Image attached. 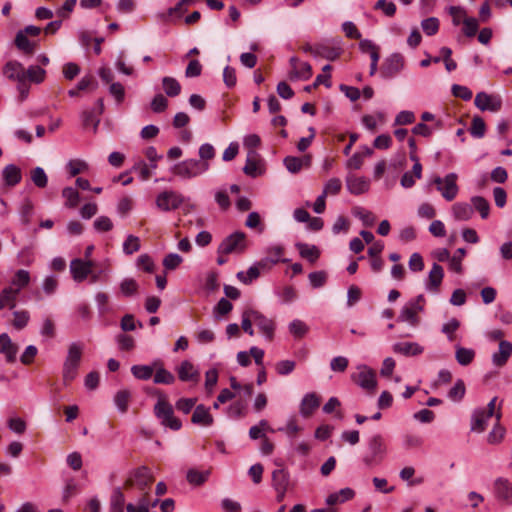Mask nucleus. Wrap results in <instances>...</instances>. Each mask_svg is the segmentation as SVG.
Segmentation results:
<instances>
[{"label": "nucleus", "instance_id": "27", "mask_svg": "<svg viewBox=\"0 0 512 512\" xmlns=\"http://www.w3.org/2000/svg\"><path fill=\"white\" fill-rule=\"evenodd\" d=\"M444 277V271L442 266L437 263H434L432 269L429 272L427 289L430 291L437 292L442 283Z\"/></svg>", "mask_w": 512, "mask_h": 512}, {"label": "nucleus", "instance_id": "30", "mask_svg": "<svg viewBox=\"0 0 512 512\" xmlns=\"http://www.w3.org/2000/svg\"><path fill=\"white\" fill-rule=\"evenodd\" d=\"M501 417H502L501 409L498 408V410L496 412V423H495L493 429L490 431V433L487 436V441L489 444H499L504 439L506 430L500 424Z\"/></svg>", "mask_w": 512, "mask_h": 512}, {"label": "nucleus", "instance_id": "64", "mask_svg": "<svg viewBox=\"0 0 512 512\" xmlns=\"http://www.w3.org/2000/svg\"><path fill=\"white\" fill-rule=\"evenodd\" d=\"M183 262V258L176 253H169L163 259V266L167 270L176 269Z\"/></svg>", "mask_w": 512, "mask_h": 512}, {"label": "nucleus", "instance_id": "55", "mask_svg": "<svg viewBox=\"0 0 512 512\" xmlns=\"http://www.w3.org/2000/svg\"><path fill=\"white\" fill-rule=\"evenodd\" d=\"M465 384L463 380L456 381L454 386L449 390L448 397L453 401H460L465 395Z\"/></svg>", "mask_w": 512, "mask_h": 512}, {"label": "nucleus", "instance_id": "24", "mask_svg": "<svg viewBox=\"0 0 512 512\" xmlns=\"http://www.w3.org/2000/svg\"><path fill=\"white\" fill-rule=\"evenodd\" d=\"M320 405L319 396L312 392L307 393L300 403V413L303 417L309 418Z\"/></svg>", "mask_w": 512, "mask_h": 512}, {"label": "nucleus", "instance_id": "45", "mask_svg": "<svg viewBox=\"0 0 512 512\" xmlns=\"http://www.w3.org/2000/svg\"><path fill=\"white\" fill-rule=\"evenodd\" d=\"M154 383L156 384H166L170 385L175 382V376L168 370L163 367H159L156 370L153 378Z\"/></svg>", "mask_w": 512, "mask_h": 512}, {"label": "nucleus", "instance_id": "4", "mask_svg": "<svg viewBox=\"0 0 512 512\" xmlns=\"http://www.w3.org/2000/svg\"><path fill=\"white\" fill-rule=\"evenodd\" d=\"M154 414L163 426L171 430L178 431L182 426L181 421L175 417L173 407L165 395L159 396L154 406Z\"/></svg>", "mask_w": 512, "mask_h": 512}, {"label": "nucleus", "instance_id": "41", "mask_svg": "<svg viewBox=\"0 0 512 512\" xmlns=\"http://www.w3.org/2000/svg\"><path fill=\"white\" fill-rule=\"evenodd\" d=\"M29 282L30 273L27 270L20 269L14 274L11 280V286L14 287V289H19L20 291L21 289L25 288Z\"/></svg>", "mask_w": 512, "mask_h": 512}, {"label": "nucleus", "instance_id": "26", "mask_svg": "<svg viewBox=\"0 0 512 512\" xmlns=\"http://www.w3.org/2000/svg\"><path fill=\"white\" fill-rule=\"evenodd\" d=\"M192 423L200 426H210L213 424V417L209 412V408L205 407L204 405L200 404L196 406L192 417H191Z\"/></svg>", "mask_w": 512, "mask_h": 512}, {"label": "nucleus", "instance_id": "58", "mask_svg": "<svg viewBox=\"0 0 512 512\" xmlns=\"http://www.w3.org/2000/svg\"><path fill=\"white\" fill-rule=\"evenodd\" d=\"M466 254V250L464 248H458L455 252V254L453 255V257L450 258L449 262H450V269L457 272V273H461L462 271V259L463 257L465 256Z\"/></svg>", "mask_w": 512, "mask_h": 512}, {"label": "nucleus", "instance_id": "60", "mask_svg": "<svg viewBox=\"0 0 512 512\" xmlns=\"http://www.w3.org/2000/svg\"><path fill=\"white\" fill-rule=\"evenodd\" d=\"M13 316H14L13 326L17 330H21L24 327H26V325L28 324L29 319H30L29 313L27 311H25V310L15 311L13 313Z\"/></svg>", "mask_w": 512, "mask_h": 512}, {"label": "nucleus", "instance_id": "18", "mask_svg": "<svg viewBox=\"0 0 512 512\" xmlns=\"http://www.w3.org/2000/svg\"><path fill=\"white\" fill-rule=\"evenodd\" d=\"M346 186L348 191L353 195H361L366 193L370 188V181L365 177L349 174L346 177Z\"/></svg>", "mask_w": 512, "mask_h": 512}, {"label": "nucleus", "instance_id": "61", "mask_svg": "<svg viewBox=\"0 0 512 512\" xmlns=\"http://www.w3.org/2000/svg\"><path fill=\"white\" fill-rule=\"evenodd\" d=\"M140 249V240L138 237L129 235L124 244H123V251L127 255H131L134 252H137Z\"/></svg>", "mask_w": 512, "mask_h": 512}, {"label": "nucleus", "instance_id": "17", "mask_svg": "<svg viewBox=\"0 0 512 512\" xmlns=\"http://www.w3.org/2000/svg\"><path fill=\"white\" fill-rule=\"evenodd\" d=\"M494 494L498 500L512 504V483L506 478H497L494 482Z\"/></svg>", "mask_w": 512, "mask_h": 512}, {"label": "nucleus", "instance_id": "47", "mask_svg": "<svg viewBox=\"0 0 512 512\" xmlns=\"http://www.w3.org/2000/svg\"><path fill=\"white\" fill-rule=\"evenodd\" d=\"M31 180L34 183V185L38 188H45L48 183V177L41 167H36L31 170Z\"/></svg>", "mask_w": 512, "mask_h": 512}, {"label": "nucleus", "instance_id": "40", "mask_svg": "<svg viewBox=\"0 0 512 512\" xmlns=\"http://www.w3.org/2000/svg\"><path fill=\"white\" fill-rule=\"evenodd\" d=\"M472 207L480 213L482 219H487L490 212L489 202L481 196L471 198Z\"/></svg>", "mask_w": 512, "mask_h": 512}, {"label": "nucleus", "instance_id": "53", "mask_svg": "<svg viewBox=\"0 0 512 512\" xmlns=\"http://www.w3.org/2000/svg\"><path fill=\"white\" fill-rule=\"evenodd\" d=\"M460 327V322L456 318L450 319L442 326V332L447 336L449 341H454L456 338L455 332Z\"/></svg>", "mask_w": 512, "mask_h": 512}, {"label": "nucleus", "instance_id": "23", "mask_svg": "<svg viewBox=\"0 0 512 512\" xmlns=\"http://www.w3.org/2000/svg\"><path fill=\"white\" fill-rule=\"evenodd\" d=\"M0 353L5 355L7 362L14 363L16 361L18 346L6 333L0 334Z\"/></svg>", "mask_w": 512, "mask_h": 512}, {"label": "nucleus", "instance_id": "7", "mask_svg": "<svg viewBox=\"0 0 512 512\" xmlns=\"http://www.w3.org/2000/svg\"><path fill=\"white\" fill-rule=\"evenodd\" d=\"M425 298L423 295H418L415 299L410 300L405 306L402 308L398 321L407 322L412 326H416L419 324L418 313L424 310Z\"/></svg>", "mask_w": 512, "mask_h": 512}, {"label": "nucleus", "instance_id": "44", "mask_svg": "<svg viewBox=\"0 0 512 512\" xmlns=\"http://www.w3.org/2000/svg\"><path fill=\"white\" fill-rule=\"evenodd\" d=\"M62 196L65 198V206L69 208H75L77 207L79 201H80V194L77 191V189L73 187H65L62 190Z\"/></svg>", "mask_w": 512, "mask_h": 512}, {"label": "nucleus", "instance_id": "37", "mask_svg": "<svg viewBox=\"0 0 512 512\" xmlns=\"http://www.w3.org/2000/svg\"><path fill=\"white\" fill-rule=\"evenodd\" d=\"M157 362L153 363V366L149 365H134L131 367L132 375L140 380H148L153 376L154 367L157 366Z\"/></svg>", "mask_w": 512, "mask_h": 512}, {"label": "nucleus", "instance_id": "56", "mask_svg": "<svg viewBox=\"0 0 512 512\" xmlns=\"http://www.w3.org/2000/svg\"><path fill=\"white\" fill-rule=\"evenodd\" d=\"M67 168L69 171V174L71 176H76L86 170H88V164L80 159L70 160L67 164Z\"/></svg>", "mask_w": 512, "mask_h": 512}, {"label": "nucleus", "instance_id": "1", "mask_svg": "<svg viewBox=\"0 0 512 512\" xmlns=\"http://www.w3.org/2000/svg\"><path fill=\"white\" fill-rule=\"evenodd\" d=\"M154 478L151 471L146 466H142L132 470L123 485V489L130 493L133 490H138L140 496L137 504L128 503L126 505L127 512H149L150 507H155L158 500L150 502L149 491Z\"/></svg>", "mask_w": 512, "mask_h": 512}, {"label": "nucleus", "instance_id": "5", "mask_svg": "<svg viewBox=\"0 0 512 512\" xmlns=\"http://www.w3.org/2000/svg\"><path fill=\"white\" fill-rule=\"evenodd\" d=\"M209 168V163L198 162L197 159H186L175 164L171 168V172L181 179H191L207 172Z\"/></svg>", "mask_w": 512, "mask_h": 512}, {"label": "nucleus", "instance_id": "13", "mask_svg": "<svg viewBox=\"0 0 512 512\" xmlns=\"http://www.w3.org/2000/svg\"><path fill=\"white\" fill-rule=\"evenodd\" d=\"M404 67V57L401 54L395 53L390 55L383 62L380 74L383 78H392L396 76Z\"/></svg>", "mask_w": 512, "mask_h": 512}, {"label": "nucleus", "instance_id": "2", "mask_svg": "<svg viewBox=\"0 0 512 512\" xmlns=\"http://www.w3.org/2000/svg\"><path fill=\"white\" fill-rule=\"evenodd\" d=\"M84 345L79 342L71 343L63 363L62 377L65 385L70 384L77 376L81 363Z\"/></svg>", "mask_w": 512, "mask_h": 512}, {"label": "nucleus", "instance_id": "11", "mask_svg": "<svg viewBox=\"0 0 512 512\" xmlns=\"http://www.w3.org/2000/svg\"><path fill=\"white\" fill-rule=\"evenodd\" d=\"M183 202V196L172 190L163 191L156 198V205L162 211L176 210Z\"/></svg>", "mask_w": 512, "mask_h": 512}, {"label": "nucleus", "instance_id": "15", "mask_svg": "<svg viewBox=\"0 0 512 512\" xmlns=\"http://www.w3.org/2000/svg\"><path fill=\"white\" fill-rule=\"evenodd\" d=\"M289 62L291 66L290 80H308L312 76V67L308 62H300L297 57H291Z\"/></svg>", "mask_w": 512, "mask_h": 512}, {"label": "nucleus", "instance_id": "59", "mask_svg": "<svg viewBox=\"0 0 512 512\" xmlns=\"http://www.w3.org/2000/svg\"><path fill=\"white\" fill-rule=\"evenodd\" d=\"M137 267L147 273L154 272L155 264L152 257L148 254H142L137 259Z\"/></svg>", "mask_w": 512, "mask_h": 512}, {"label": "nucleus", "instance_id": "16", "mask_svg": "<svg viewBox=\"0 0 512 512\" xmlns=\"http://www.w3.org/2000/svg\"><path fill=\"white\" fill-rule=\"evenodd\" d=\"M252 319L254 320V324L259 328V330L265 335V337L272 341L274 337L275 331V323L273 320L267 318L259 311L251 309Z\"/></svg>", "mask_w": 512, "mask_h": 512}, {"label": "nucleus", "instance_id": "20", "mask_svg": "<svg viewBox=\"0 0 512 512\" xmlns=\"http://www.w3.org/2000/svg\"><path fill=\"white\" fill-rule=\"evenodd\" d=\"M2 72L5 77L12 81L18 82L22 81L23 79H26V72L24 66L16 60L8 61L4 65Z\"/></svg>", "mask_w": 512, "mask_h": 512}, {"label": "nucleus", "instance_id": "35", "mask_svg": "<svg viewBox=\"0 0 512 512\" xmlns=\"http://www.w3.org/2000/svg\"><path fill=\"white\" fill-rule=\"evenodd\" d=\"M162 87L168 97H176L181 93L180 83L170 76L163 77Z\"/></svg>", "mask_w": 512, "mask_h": 512}, {"label": "nucleus", "instance_id": "34", "mask_svg": "<svg viewBox=\"0 0 512 512\" xmlns=\"http://www.w3.org/2000/svg\"><path fill=\"white\" fill-rule=\"evenodd\" d=\"M475 355L476 353L473 349L456 346L455 358L456 361L462 366L471 364L475 358Z\"/></svg>", "mask_w": 512, "mask_h": 512}, {"label": "nucleus", "instance_id": "25", "mask_svg": "<svg viewBox=\"0 0 512 512\" xmlns=\"http://www.w3.org/2000/svg\"><path fill=\"white\" fill-rule=\"evenodd\" d=\"M279 466L272 472V485L274 489L288 490L290 484V476L288 471L281 464L275 462Z\"/></svg>", "mask_w": 512, "mask_h": 512}, {"label": "nucleus", "instance_id": "54", "mask_svg": "<svg viewBox=\"0 0 512 512\" xmlns=\"http://www.w3.org/2000/svg\"><path fill=\"white\" fill-rule=\"evenodd\" d=\"M421 27L426 35H435L439 30V20L435 17L424 19L421 22Z\"/></svg>", "mask_w": 512, "mask_h": 512}, {"label": "nucleus", "instance_id": "31", "mask_svg": "<svg viewBox=\"0 0 512 512\" xmlns=\"http://www.w3.org/2000/svg\"><path fill=\"white\" fill-rule=\"evenodd\" d=\"M423 347L415 342H399L393 346V351L405 356H416L423 352Z\"/></svg>", "mask_w": 512, "mask_h": 512}, {"label": "nucleus", "instance_id": "19", "mask_svg": "<svg viewBox=\"0 0 512 512\" xmlns=\"http://www.w3.org/2000/svg\"><path fill=\"white\" fill-rule=\"evenodd\" d=\"M178 378L183 382L198 383L200 373L196 367L188 360H184L176 369Z\"/></svg>", "mask_w": 512, "mask_h": 512}, {"label": "nucleus", "instance_id": "43", "mask_svg": "<svg viewBox=\"0 0 512 512\" xmlns=\"http://www.w3.org/2000/svg\"><path fill=\"white\" fill-rule=\"evenodd\" d=\"M26 72V81H30L33 83H41L45 79L46 71L37 65L30 66Z\"/></svg>", "mask_w": 512, "mask_h": 512}, {"label": "nucleus", "instance_id": "28", "mask_svg": "<svg viewBox=\"0 0 512 512\" xmlns=\"http://www.w3.org/2000/svg\"><path fill=\"white\" fill-rule=\"evenodd\" d=\"M15 46L25 55H32L37 47V42L30 41L23 31H18L15 40Z\"/></svg>", "mask_w": 512, "mask_h": 512}, {"label": "nucleus", "instance_id": "50", "mask_svg": "<svg viewBox=\"0 0 512 512\" xmlns=\"http://www.w3.org/2000/svg\"><path fill=\"white\" fill-rule=\"evenodd\" d=\"M342 188V182L339 178H331L324 185L322 194L324 196H335L338 195Z\"/></svg>", "mask_w": 512, "mask_h": 512}, {"label": "nucleus", "instance_id": "14", "mask_svg": "<svg viewBox=\"0 0 512 512\" xmlns=\"http://www.w3.org/2000/svg\"><path fill=\"white\" fill-rule=\"evenodd\" d=\"M95 263L91 260L73 259L70 262V272L76 282H83L91 273Z\"/></svg>", "mask_w": 512, "mask_h": 512}, {"label": "nucleus", "instance_id": "21", "mask_svg": "<svg viewBox=\"0 0 512 512\" xmlns=\"http://www.w3.org/2000/svg\"><path fill=\"white\" fill-rule=\"evenodd\" d=\"M343 53V49L340 46V42L337 41L335 45L329 44H317L315 50V56L325 58L330 61H334L340 57Z\"/></svg>", "mask_w": 512, "mask_h": 512}, {"label": "nucleus", "instance_id": "62", "mask_svg": "<svg viewBox=\"0 0 512 512\" xmlns=\"http://www.w3.org/2000/svg\"><path fill=\"white\" fill-rule=\"evenodd\" d=\"M120 290L125 296H132L138 291V284L132 278L124 279L120 284Z\"/></svg>", "mask_w": 512, "mask_h": 512}, {"label": "nucleus", "instance_id": "9", "mask_svg": "<svg viewBox=\"0 0 512 512\" xmlns=\"http://www.w3.org/2000/svg\"><path fill=\"white\" fill-rule=\"evenodd\" d=\"M357 370V373L351 375L352 381L367 392L373 393L377 387L375 372L366 365L358 366Z\"/></svg>", "mask_w": 512, "mask_h": 512}, {"label": "nucleus", "instance_id": "57", "mask_svg": "<svg viewBox=\"0 0 512 512\" xmlns=\"http://www.w3.org/2000/svg\"><path fill=\"white\" fill-rule=\"evenodd\" d=\"M449 14L452 17V22L455 26L460 25V23L464 22L465 18H468L466 10L461 6H450Z\"/></svg>", "mask_w": 512, "mask_h": 512}, {"label": "nucleus", "instance_id": "39", "mask_svg": "<svg viewBox=\"0 0 512 512\" xmlns=\"http://www.w3.org/2000/svg\"><path fill=\"white\" fill-rule=\"evenodd\" d=\"M82 125L85 129L92 127L93 132L96 133L98 129V125L100 123V119L98 115H96L94 110H85L82 112Z\"/></svg>", "mask_w": 512, "mask_h": 512}, {"label": "nucleus", "instance_id": "29", "mask_svg": "<svg viewBox=\"0 0 512 512\" xmlns=\"http://www.w3.org/2000/svg\"><path fill=\"white\" fill-rule=\"evenodd\" d=\"M19 289L14 287H5L0 293V310L3 308L13 309L16 306Z\"/></svg>", "mask_w": 512, "mask_h": 512}, {"label": "nucleus", "instance_id": "32", "mask_svg": "<svg viewBox=\"0 0 512 512\" xmlns=\"http://www.w3.org/2000/svg\"><path fill=\"white\" fill-rule=\"evenodd\" d=\"M3 179L6 185L15 186L17 185L21 179V170L14 164H9L4 167L2 171Z\"/></svg>", "mask_w": 512, "mask_h": 512}, {"label": "nucleus", "instance_id": "33", "mask_svg": "<svg viewBox=\"0 0 512 512\" xmlns=\"http://www.w3.org/2000/svg\"><path fill=\"white\" fill-rule=\"evenodd\" d=\"M452 213L456 220L467 221L473 216V207L468 203L457 202L452 206Z\"/></svg>", "mask_w": 512, "mask_h": 512}, {"label": "nucleus", "instance_id": "10", "mask_svg": "<svg viewBox=\"0 0 512 512\" xmlns=\"http://www.w3.org/2000/svg\"><path fill=\"white\" fill-rule=\"evenodd\" d=\"M245 248V234L243 232H235L223 239L217 252L218 254L241 253Z\"/></svg>", "mask_w": 512, "mask_h": 512}, {"label": "nucleus", "instance_id": "46", "mask_svg": "<svg viewBox=\"0 0 512 512\" xmlns=\"http://www.w3.org/2000/svg\"><path fill=\"white\" fill-rule=\"evenodd\" d=\"M285 249L281 245H275L267 248L266 257L273 261V265H276L279 262H286L287 260L283 258Z\"/></svg>", "mask_w": 512, "mask_h": 512}, {"label": "nucleus", "instance_id": "12", "mask_svg": "<svg viewBox=\"0 0 512 512\" xmlns=\"http://www.w3.org/2000/svg\"><path fill=\"white\" fill-rule=\"evenodd\" d=\"M475 106L481 111L497 112L502 108V100L498 95L479 92L474 99Z\"/></svg>", "mask_w": 512, "mask_h": 512}, {"label": "nucleus", "instance_id": "49", "mask_svg": "<svg viewBox=\"0 0 512 512\" xmlns=\"http://www.w3.org/2000/svg\"><path fill=\"white\" fill-rule=\"evenodd\" d=\"M486 124L480 116H474L471 122L470 133L475 138H482L485 135Z\"/></svg>", "mask_w": 512, "mask_h": 512}, {"label": "nucleus", "instance_id": "51", "mask_svg": "<svg viewBox=\"0 0 512 512\" xmlns=\"http://www.w3.org/2000/svg\"><path fill=\"white\" fill-rule=\"evenodd\" d=\"M259 275V267L254 264L247 270L246 273L243 271L238 272L237 278L244 284H250L253 280L257 279Z\"/></svg>", "mask_w": 512, "mask_h": 512}, {"label": "nucleus", "instance_id": "22", "mask_svg": "<svg viewBox=\"0 0 512 512\" xmlns=\"http://www.w3.org/2000/svg\"><path fill=\"white\" fill-rule=\"evenodd\" d=\"M512 355V343L506 340L499 342V349L492 355V362L496 367H503Z\"/></svg>", "mask_w": 512, "mask_h": 512}, {"label": "nucleus", "instance_id": "6", "mask_svg": "<svg viewBox=\"0 0 512 512\" xmlns=\"http://www.w3.org/2000/svg\"><path fill=\"white\" fill-rule=\"evenodd\" d=\"M497 397L490 400L486 408L476 409L472 415L471 430L477 433L483 432L492 417L496 418Z\"/></svg>", "mask_w": 512, "mask_h": 512}, {"label": "nucleus", "instance_id": "36", "mask_svg": "<svg viewBox=\"0 0 512 512\" xmlns=\"http://www.w3.org/2000/svg\"><path fill=\"white\" fill-rule=\"evenodd\" d=\"M131 400V392L128 389L119 390L114 396V403L121 413H126Z\"/></svg>", "mask_w": 512, "mask_h": 512}, {"label": "nucleus", "instance_id": "3", "mask_svg": "<svg viewBox=\"0 0 512 512\" xmlns=\"http://www.w3.org/2000/svg\"><path fill=\"white\" fill-rule=\"evenodd\" d=\"M387 454V445L385 439L376 434L369 438L367 448L362 456V461L368 468L379 466Z\"/></svg>", "mask_w": 512, "mask_h": 512}, {"label": "nucleus", "instance_id": "63", "mask_svg": "<svg viewBox=\"0 0 512 512\" xmlns=\"http://www.w3.org/2000/svg\"><path fill=\"white\" fill-rule=\"evenodd\" d=\"M168 107V100L162 94H157L151 101V109L155 113L164 112Z\"/></svg>", "mask_w": 512, "mask_h": 512}, {"label": "nucleus", "instance_id": "38", "mask_svg": "<svg viewBox=\"0 0 512 512\" xmlns=\"http://www.w3.org/2000/svg\"><path fill=\"white\" fill-rule=\"evenodd\" d=\"M297 248L301 257L309 260L311 263H314L320 256L319 249L314 245L297 244Z\"/></svg>", "mask_w": 512, "mask_h": 512}, {"label": "nucleus", "instance_id": "42", "mask_svg": "<svg viewBox=\"0 0 512 512\" xmlns=\"http://www.w3.org/2000/svg\"><path fill=\"white\" fill-rule=\"evenodd\" d=\"M125 497L120 487L113 490L111 496V512H124Z\"/></svg>", "mask_w": 512, "mask_h": 512}, {"label": "nucleus", "instance_id": "48", "mask_svg": "<svg viewBox=\"0 0 512 512\" xmlns=\"http://www.w3.org/2000/svg\"><path fill=\"white\" fill-rule=\"evenodd\" d=\"M289 331L295 338L301 339L307 334L309 327L305 322L296 319L290 323Z\"/></svg>", "mask_w": 512, "mask_h": 512}, {"label": "nucleus", "instance_id": "52", "mask_svg": "<svg viewBox=\"0 0 512 512\" xmlns=\"http://www.w3.org/2000/svg\"><path fill=\"white\" fill-rule=\"evenodd\" d=\"M284 165L291 173H298L304 167V160L295 156H287L284 158Z\"/></svg>", "mask_w": 512, "mask_h": 512}, {"label": "nucleus", "instance_id": "8", "mask_svg": "<svg viewBox=\"0 0 512 512\" xmlns=\"http://www.w3.org/2000/svg\"><path fill=\"white\" fill-rule=\"evenodd\" d=\"M458 175L454 172L447 174L444 178L435 177L433 183L446 201L456 198L459 187L457 185Z\"/></svg>", "mask_w": 512, "mask_h": 512}]
</instances>
